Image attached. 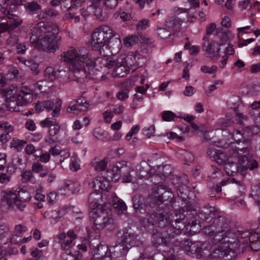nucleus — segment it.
Wrapping results in <instances>:
<instances>
[{"instance_id": "1", "label": "nucleus", "mask_w": 260, "mask_h": 260, "mask_svg": "<svg viewBox=\"0 0 260 260\" xmlns=\"http://www.w3.org/2000/svg\"><path fill=\"white\" fill-rule=\"evenodd\" d=\"M192 209L193 207L188 203L181 210L177 211L175 218L172 220L171 225L168 212L160 210H157V212H148L145 217L139 218V221L142 226L147 231L153 230L154 226L167 229L164 232L166 243H168V246H178L180 243L178 237L191 216L190 214H188V212Z\"/></svg>"}, {"instance_id": "2", "label": "nucleus", "mask_w": 260, "mask_h": 260, "mask_svg": "<svg viewBox=\"0 0 260 260\" xmlns=\"http://www.w3.org/2000/svg\"><path fill=\"white\" fill-rule=\"evenodd\" d=\"M36 28L42 49L51 52L55 51L58 48L56 35L59 30L57 25L52 23L40 22L37 24Z\"/></svg>"}, {"instance_id": "3", "label": "nucleus", "mask_w": 260, "mask_h": 260, "mask_svg": "<svg viewBox=\"0 0 260 260\" xmlns=\"http://www.w3.org/2000/svg\"><path fill=\"white\" fill-rule=\"evenodd\" d=\"M113 36L112 29L107 25H102L95 28L91 35V45L92 49L104 56H109V41Z\"/></svg>"}, {"instance_id": "4", "label": "nucleus", "mask_w": 260, "mask_h": 260, "mask_svg": "<svg viewBox=\"0 0 260 260\" xmlns=\"http://www.w3.org/2000/svg\"><path fill=\"white\" fill-rule=\"evenodd\" d=\"M237 153L239 154L240 151H243L245 153V154L239 156V164L238 166L234 163H227L225 165V170L227 174L229 176L233 175L234 173H237L238 171L240 170V172L244 175L245 171L248 169L250 170L254 168H257L258 163L252 158L251 155L248 154V150L247 147H244L240 149H237Z\"/></svg>"}, {"instance_id": "5", "label": "nucleus", "mask_w": 260, "mask_h": 260, "mask_svg": "<svg viewBox=\"0 0 260 260\" xmlns=\"http://www.w3.org/2000/svg\"><path fill=\"white\" fill-rule=\"evenodd\" d=\"M80 61L75 62L70 66L74 79L77 82H82L95 66L94 61L90 59L87 55H82L79 56Z\"/></svg>"}, {"instance_id": "6", "label": "nucleus", "mask_w": 260, "mask_h": 260, "mask_svg": "<svg viewBox=\"0 0 260 260\" xmlns=\"http://www.w3.org/2000/svg\"><path fill=\"white\" fill-rule=\"evenodd\" d=\"M3 192L8 207L12 210L17 209L23 211L26 206L24 202H28L31 199L30 193L23 189L18 192V196L11 190H5Z\"/></svg>"}, {"instance_id": "7", "label": "nucleus", "mask_w": 260, "mask_h": 260, "mask_svg": "<svg viewBox=\"0 0 260 260\" xmlns=\"http://www.w3.org/2000/svg\"><path fill=\"white\" fill-rule=\"evenodd\" d=\"M152 196L149 202V206L154 209L151 211L149 210L147 213L154 211L157 212V210H164L167 212L166 210L160 207L159 206L169 199H170V202L172 203V204L174 202L175 203L172 198L173 197L172 192L163 185L158 186L156 190H154Z\"/></svg>"}, {"instance_id": "8", "label": "nucleus", "mask_w": 260, "mask_h": 260, "mask_svg": "<svg viewBox=\"0 0 260 260\" xmlns=\"http://www.w3.org/2000/svg\"><path fill=\"white\" fill-rule=\"evenodd\" d=\"M108 210L102 207L97 208L91 216L95 228L102 230L107 225L113 223V220Z\"/></svg>"}, {"instance_id": "9", "label": "nucleus", "mask_w": 260, "mask_h": 260, "mask_svg": "<svg viewBox=\"0 0 260 260\" xmlns=\"http://www.w3.org/2000/svg\"><path fill=\"white\" fill-rule=\"evenodd\" d=\"M133 170L129 163L124 161H120L117 162L111 171L107 172L108 175L106 177L117 180L121 176L129 174Z\"/></svg>"}, {"instance_id": "10", "label": "nucleus", "mask_w": 260, "mask_h": 260, "mask_svg": "<svg viewBox=\"0 0 260 260\" xmlns=\"http://www.w3.org/2000/svg\"><path fill=\"white\" fill-rule=\"evenodd\" d=\"M212 146L217 147H223L224 145L221 144L220 141L212 142L210 145L211 147L207 151V154L212 160L215 161L219 165H225L228 159V155L220 150H216L213 149L212 147Z\"/></svg>"}, {"instance_id": "11", "label": "nucleus", "mask_w": 260, "mask_h": 260, "mask_svg": "<svg viewBox=\"0 0 260 260\" xmlns=\"http://www.w3.org/2000/svg\"><path fill=\"white\" fill-rule=\"evenodd\" d=\"M121 242L128 250L132 247L138 246L142 244L139 236L127 229H124L123 231Z\"/></svg>"}, {"instance_id": "12", "label": "nucleus", "mask_w": 260, "mask_h": 260, "mask_svg": "<svg viewBox=\"0 0 260 260\" xmlns=\"http://www.w3.org/2000/svg\"><path fill=\"white\" fill-rule=\"evenodd\" d=\"M209 256L211 260L224 257H226V260H231L235 257V255L234 252L228 248V246H222L215 249L211 252Z\"/></svg>"}, {"instance_id": "13", "label": "nucleus", "mask_w": 260, "mask_h": 260, "mask_svg": "<svg viewBox=\"0 0 260 260\" xmlns=\"http://www.w3.org/2000/svg\"><path fill=\"white\" fill-rule=\"evenodd\" d=\"M103 6L101 0H92V3L88 7V9L94 14L96 18L101 21L105 20L107 18L106 12L103 10Z\"/></svg>"}, {"instance_id": "14", "label": "nucleus", "mask_w": 260, "mask_h": 260, "mask_svg": "<svg viewBox=\"0 0 260 260\" xmlns=\"http://www.w3.org/2000/svg\"><path fill=\"white\" fill-rule=\"evenodd\" d=\"M20 99V98H19L17 94L12 95L9 98H7L6 100V107L9 108L10 111H19V107L23 106L26 104Z\"/></svg>"}, {"instance_id": "15", "label": "nucleus", "mask_w": 260, "mask_h": 260, "mask_svg": "<svg viewBox=\"0 0 260 260\" xmlns=\"http://www.w3.org/2000/svg\"><path fill=\"white\" fill-rule=\"evenodd\" d=\"M206 36L204 38L205 41L203 45V49L209 55V57L213 59L215 57H217L218 55L220 48H217L215 50V43L214 41H210L209 39H207Z\"/></svg>"}, {"instance_id": "16", "label": "nucleus", "mask_w": 260, "mask_h": 260, "mask_svg": "<svg viewBox=\"0 0 260 260\" xmlns=\"http://www.w3.org/2000/svg\"><path fill=\"white\" fill-rule=\"evenodd\" d=\"M215 233L229 232V223L228 220L223 217L219 216L213 222Z\"/></svg>"}, {"instance_id": "17", "label": "nucleus", "mask_w": 260, "mask_h": 260, "mask_svg": "<svg viewBox=\"0 0 260 260\" xmlns=\"http://www.w3.org/2000/svg\"><path fill=\"white\" fill-rule=\"evenodd\" d=\"M93 257L96 260L105 259L106 256H110V249L107 245H99L93 249Z\"/></svg>"}, {"instance_id": "18", "label": "nucleus", "mask_w": 260, "mask_h": 260, "mask_svg": "<svg viewBox=\"0 0 260 260\" xmlns=\"http://www.w3.org/2000/svg\"><path fill=\"white\" fill-rule=\"evenodd\" d=\"M91 184L92 187L95 190L101 189L108 191L110 188V183L108 181L101 177H96L93 178L91 182Z\"/></svg>"}, {"instance_id": "19", "label": "nucleus", "mask_w": 260, "mask_h": 260, "mask_svg": "<svg viewBox=\"0 0 260 260\" xmlns=\"http://www.w3.org/2000/svg\"><path fill=\"white\" fill-rule=\"evenodd\" d=\"M189 190L188 187L185 185H181L178 187L177 188V194L179 198H180L183 201L187 202L186 203V205L184 207L187 205L188 203H190L191 206L193 207V209L191 211H189L188 212V214H190L191 215H193L194 214L191 213L192 211H195L194 209V207L191 204L189 201H188V196H189ZM180 209L181 210L183 208Z\"/></svg>"}, {"instance_id": "20", "label": "nucleus", "mask_w": 260, "mask_h": 260, "mask_svg": "<svg viewBox=\"0 0 260 260\" xmlns=\"http://www.w3.org/2000/svg\"><path fill=\"white\" fill-rule=\"evenodd\" d=\"M166 237L164 233L159 232L156 229H153L151 235V243L153 246L158 247L161 244L168 246V243H166Z\"/></svg>"}, {"instance_id": "21", "label": "nucleus", "mask_w": 260, "mask_h": 260, "mask_svg": "<svg viewBox=\"0 0 260 260\" xmlns=\"http://www.w3.org/2000/svg\"><path fill=\"white\" fill-rule=\"evenodd\" d=\"M183 21L176 17H171L166 20L165 22V26L169 29H173V35L179 32L181 29V25Z\"/></svg>"}, {"instance_id": "22", "label": "nucleus", "mask_w": 260, "mask_h": 260, "mask_svg": "<svg viewBox=\"0 0 260 260\" xmlns=\"http://www.w3.org/2000/svg\"><path fill=\"white\" fill-rule=\"evenodd\" d=\"M109 249L111 257H116L124 255L128 251L127 247L122 242L114 246H111Z\"/></svg>"}, {"instance_id": "23", "label": "nucleus", "mask_w": 260, "mask_h": 260, "mask_svg": "<svg viewBox=\"0 0 260 260\" xmlns=\"http://www.w3.org/2000/svg\"><path fill=\"white\" fill-rule=\"evenodd\" d=\"M133 206L136 213H143L145 211L144 198L139 194H136L133 198Z\"/></svg>"}, {"instance_id": "24", "label": "nucleus", "mask_w": 260, "mask_h": 260, "mask_svg": "<svg viewBox=\"0 0 260 260\" xmlns=\"http://www.w3.org/2000/svg\"><path fill=\"white\" fill-rule=\"evenodd\" d=\"M214 214L215 211L214 208L209 206L204 207L197 216L201 221H204L212 217V215H214Z\"/></svg>"}, {"instance_id": "25", "label": "nucleus", "mask_w": 260, "mask_h": 260, "mask_svg": "<svg viewBox=\"0 0 260 260\" xmlns=\"http://www.w3.org/2000/svg\"><path fill=\"white\" fill-rule=\"evenodd\" d=\"M126 60V55L125 54H120L116 58H113L109 61L106 60L105 66L109 68H112L114 66H125Z\"/></svg>"}, {"instance_id": "26", "label": "nucleus", "mask_w": 260, "mask_h": 260, "mask_svg": "<svg viewBox=\"0 0 260 260\" xmlns=\"http://www.w3.org/2000/svg\"><path fill=\"white\" fill-rule=\"evenodd\" d=\"M82 55H85L86 53L82 54L81 53L76 54L74 50H71L67 52L64 53L63 56L64 60L65 61L71 62V64H72L74 62L80 61V58L79 56H81Z\"/></svg>"}, {"instance_id": "27", "label": "nucleus", "mask_w": 260, "mask_h": 260, "mask_svg": "<svg viewBox=\"0 0 260 260\" xmlns=\"http://www.w3.org/2000/svg\"><path fill=\"white\" fill-rule=\"evenodd\" d=\"M112 40L109 41V47L110 54H114L118 52L121 47V40L119 38L111 39Z\"/></svg>"}, {"instance_id": "28", "label": "nucleus", "mask_w": 260, "mask_h": 260, "mask_svg": "<svg viewBox=\"0 0 260 260\" xmlns=\"http://www.w3.org/2000/svg\"><path fill=\"white\" fill-rule=\"evenodd\" d=\"M150 170V166L146 162H141L137 167V172L140 178L147 177Z\"/></svg>"}, {"instance_id": "29", "label": "nucleus", "mask_w": 260, "mask_h": 260, "mask_svg": "<svg viewBox=\"0 0 260 260\" xmlns=\"http://www.w3.org/2000/svg\"><path fill=\"white\" fill-rule=\"evenodd\" d=\"M112 76L113 77H125L128 72L127 67L125 66H114Z\"/></svg>"}, {"instance_id": "30", "label": "nucleus", "mask_w": 260, "mask_h": 260, "mask_svg": "<svg viewBox=\"0 0 260 260\" xmlns=\"http://www.w3.org/2000/svg\"><path fill=\"white\" fill-rule=\"evenodd\" d=\"M189 248V255L196 256L198 258H200L202 257V248L199 243L191 242V244H190Z\"/></svg>"}, {"instance_id": "31", "label": "nucleus", "mask_w": 260, "mask_h": 260, "mask_svg": "<svg viewBox=\"0 0 260 260\" xmlns=\"http://www.w3.org/2000/svg\"><path fill=\"white\" fill-rule=\"evenodd\" d=\"M113 207L115 210V212L118 215L122 214L123 211L126 209V206L124 202L117 197H116L114 199Z\"/></svg>"}, {"instance_id": "32", "label": "nucleus", "mask_w": 260, "mask_h": 260, "mask_svg": "<svg viewBox=\"0 0 260 260\" xmlns=\"http://www.w3.org/2000/svg\"><path fill=\"white\" fill-rule=\"evenodd\" d=\"M20 5H23L27 11L32 14L37 13L41 9V5L37 2H25L24 4L21 3Z\"/></svg>"}, {"instance_id": "33", "label": "nucleus", "mask_w": 260, "mask_h": 260, "mask_svg": "<svg viewBox=\"0 0 260 260\" xmlns=\"http://www.w3.org/2000/svg\"><path fill=\"white\" fill-rule=\"evenodd\" d=\"M32 91L28 88L23 87L19 92L16 94L20 98V99L23 100L25 103H27L28 101L31 98V93Z\"/></svg>"}, {"instance_id": "34", "label": "nucleus", "mask_w": 260, "mask_h": 260, "mask_svg": "<svg viewBox=\"0 0 260 260\" xmlns=\"http://www.w3.org/2000/svg\"><path fill=\"white\" fill-rule=\"evenodd\" d=\"M142 38V36H141L132 35L126 37L123 41V43L126 47H131L139 42H141V39Z\"/></svg>"}, {"instance_id": "35", "label": "nucleus", "mask_w": 260, "mask_h": 260, "mask_svg": "<svg viewBox=\"0 0 260 260\" xmlns=\"http://www.w3.org/2000/svg\"><path fill=\"white\" fill-rule=\"evenodd\" d=\"M21 23V22H7V23H0V34L5 32L8 29H13L18 26Z\"/></svg>"}, {"instance_id": "36", "label": "nucleus", "mask_w": 260, "mask_h": 260, "mask_svg": "<svg viewBox=\"0 0 260 260\" xmlns=\"http://www.w3.org/2000/svg\"><path fill=\"white\" fill-rule=\"evenodd\" d=\"M228 233L226 232H222L221 233H214L213 235V242L215 244L218 242L229 243L230 241L226 239Z\"/></svg>"}, {"instance_id": "37", "label": "nucleus", "mask_w": 260, "mask_h": 260, "mask_svg": "<svg viewBox=\"0 0 260 260\" xmlns=\"http://www.w3.org/2000/svg\"><path fill=\"white\" fill-rule=\"evenodd\" d=\"M49 153L53 156L60 155H61V157L63 156V159L68 158L70 156L69 152L61 150L60 147L58 146H55L54 147H52L49 150Z\"/></svg>"}, {"instance_id": "38", "label": "nucleus", "mask_w": 260, "mask_h": 260, "mask_svg": "<svg viewBox=\"0 0 260 260\" xmlns=\"http://www.w3.org/2000/svg\"><path fill=\"white\" fill-rule=\"evenodd\" d=\"M172 171L173 169L169 165L158 166L157 167L158 173L165 177L169 176L172 173Z\"/></svg>"}, {"instance_id": "39", "label": "nucleus", "mask_w": 260, "mask_h": 260, "mask_svg": "<svg viewBox=\"0 0 260 260\" xmlns=\"http://www.w3.org/2000/svg\"><path fill=\"white\" fill-rule=\"evenodd\" d=\"M259 132V127L257 126H247L243 130V135L248 138Z\"/></svg>"}, {"instance_id": "40", "label": "nucleus", "mask_w": 260, "mask_h": 260, "mask_svg": "<svg viewBox=\"0 0 260 260\" xmlns=\"http://www.w3.org/2000/svg\"><path fill=\"white\" fill-rule=\"evenodd\" d=\"M24 64L30 69L34 75H38L39 73L40 70L39 68V65L38 63L32 60H27L24 61Z\"/></svg>"}, {"instance_id": "41", "label": "nucleus", "mask_w": 260, "mask_h": 260, "mask_svg": "<svg viewBox=\"0 0 260 260\" xmlns=\"http://www.w3.org/2000/svg\"><path fill=\"white\" fill-rule=\"evenodd\" d=\"M137 58H138L136 55L128 54L126 55V60L125 66L126 67H135L139 66Z\"/></svg>"}, {"instance_id": "42", "label": "nucleus", "mask_w": 260, "mask_h": 260, "mask_svg": "<svg viewBox=\"0 0 260 260\" xmlns=\"http://www.w3.org/2000/svg\"><path fill=\"white\" fill-rule=\"evenodd\" d=\"M75 105L77 110L82 111L86 110L88 106V103L86 102V101L83 98L78 99L76 101V104Z\"/></svg>"}, {"instance_id": "43", "label": "nucleus", "mask_w": 260, "mask_h": 260, "mask_svg": "<svg viewBox=\"0 0 260 260\" xmlns=\"http://www.w3.org/2000/svg\"><path fill=\"white\" fill-rule=\"evenodd\" d=\"M108 163L106 158L96 161L94 163L93 166L96 171H103L106 169Z\"/></svg>"}, {"instance_id": "44", "label": "nucleus", "mask_w": 260, "mask_h": 260, "mask_svg": "<svg viewBox=\"0 0 260 260\" xmlns=\"http://www.w3.org/2000/svg\"><path fill=\"white\" fill-rule=\"evenodd\" d=\"M45 77L49 81H53L55 79L56 73L53 68L49 67L45 70Z\"/></svg>"}, {"instance_id": "45", "label": "nucleus", "mask_w": 260, "mask_h": 260, "mask_svg": "<svg viewBox=\"0 0 260 260\" xmlns=\"http://www.w3.org/2000/svg\"><path fill=\"white\" fill-rule=\"evenodd\" d=\"M157 35L161 39H166L171 36V33L169 29L164 27H158L157 29Z\"/></svg>"}, {"instance_id": "46", "label": "nucleus", "mask_w": 260, "mask_h": 260, "mask_svg": "<svg viewBox=\"0 0 260 260\" xmlns=\"http://www.w3.org/2000/svg\"><path fill=\"white\" fill-rule=\"evenodd\" d=\"M230 245L228 248H230L231 250L234 252V254L236 255L235 253H240L241 252L240 244H239V240H235L234 242H230L229 243Z\"/></svg>"}, {"instance_id": "47", "label": "nucleus", "mask_w": 260, "mask_h": 260, "mask_svg": "<svg viewBox=\"0 0 260 260\" xmlns=\"http://www.w3.org/2000/svg\"><path fill=\"white\" fill-rule=\"evenodd\" d=\"M188 223V224L190 225V230L191 231L196 233L200 231V225H199V223H197V220L195 217H191L190 220Z\"/></svg>"}, {"instance_id": "48", "label": "nucleus", "mask_w": 260, "mask_h": 260, "mask_svg": "<svg viewBox=\"0 0 260 260\" xmlns=\"http://www.w3.org/2000/svg\"><path fill=\"white\" fill-rule=\"evenodd\" d=\"M43 106V108L46 109L48 111H50L52 110L54 106V103L50 101L47 100L43 102L39 103L36 104V109L38 110L39 107Z\"/></svg>"}, {"instance_id": "49", "label": "nucleus", "mask_w": 260, "mask_h": 260, "mask_svg": "<svg viewBox=\"0 0 260 260\" xmlns=\"http://www.w3.org/2000/svg\"><path fill=\"white\" fill-rule=\"evenodd\" d=\"M73 240L66 239L65 240L62 242L59 241V243L61 244V248L62 249H70L74 245V243Z\"/></svg>"}, {"instance_id": "50", "label": "nucleus", "mask_w": 260, "mask_h": 260, "mask_svg": "<svg viewBox=\"0 0 260 260\" xmlns=\"http://www.w3.org/2000/svg\"><path fill=\"white\" fill-rule=\"evenodd\" d=\"M0 129L6 133H11L13 131L14 128L8 122H2L0 121Z\"/></svg>"}, {"instance_id": "51", "label": "nucleus", "mask_w": 260, "mask_h": 260, "mask_svg": "<svg viewBox=\"0 0 260 260\" xmlns=\"http://www.w3.org/2000/svg\"><path fill=\"white\" fill-rule=\"evenodd\" d=\"M174 117V113L170 111H165L162 114V118L164 121H170L173 120Z\"/></svg>"}, {"instance_id": "52", "label": "nucleus", "mask_w": 260, "mask_h": 260, "mask_svg": "<svg viewBox=\"0 0 260 260\" xmlns=\"http://www.w3.org/2000/svg\"><path fill=\"white\" fill-rule=\"evenodd\" d=\"M231 35V32L228 31L227 32H222L220 38V42L219 43V46L224 44L227 42L230 38L229 35Z\"/></svg>"}, {"instance_id": "53", "label": "nucleus", "mask_w": 260, "mask_h": 260, "mask_svg": "<svg viewBox=\"0 0 260 260\" xmlns=\"http://www.w3.org/2000/svg\"><path fill=\"white\" fill-rule=\"evenodd\" d=\"M101 2L103 5H106L111 9L115 8L118 4V0H101Z\"/></svg>"}, {"instance_id": "54", "label": "nucleus", "mask_w": 260, "mask_h": 260, "mask_svg": "<svg viewBox=\"0 0 260 260\" xmlns=\"http://www.w3.org/2000/svg\"><path fill=\"white\" fill-rule=\"evenodd\" d=\"M217 66H213L211 68L207 66H203L201 67V70L204 73L212 74L215 72L217 70Z\"/></svg>"}, {"instance_id": "55", "label": "nucleus", "mask_w": 260, "mask_h": 260, "mask_svg": "<svg viewBox=\"0 0 260 260\" xmlns=\"http://www.w3.org/2000/svg\"><path fill=\"white\" fill-rule=\"evenodd\" d=\"M83 259V255L82 254L78 251L77 253L74 254L70 255L68 257H67L66 258H63V256H62V260H82Z\"/></svg>"}, {"instance_id": "56", "label": "nucleus", "mask_w": 260, "mask_h": 260, "mask_svg": "<svg viewBox=\"0 0 260 260\" xmlns=\"http://www.w3.org/2000/svg\"><path fill=\"white\" fill-rule=\"evenodd\" d=\"M60 126L55 123L53 125H51L49 127V133L50 136H53L57 134L59 131Z\"/></svg>"}, {"instance_id": "57", "label": "nucleus", "mask_w": 260, "mask_h": 260, "mask_svg": "<svg viewBox=\"0 0 260 260\" xmlns=\"http://www.w3.org/2000/svg\"><path fill=\"white\" fill-rule=\"evenodd\" d=\"M149 20L143 19L139 21L137 25V28L138 30H143L146 29L148 26Z\"/></svg>"}, {"instance_id": "58", "label": "nucleus", "mask_w": 260, "mask_h": 260, "mask_svg": "<svg viewBox=\"0 0 260 260\" xmlns=\"http://www.w3.org/2000/svg\"><path fill=\"white\" fill-rule=\"evenodd\" d=\"M191 242H192L189 240H184L183 242L180 241L179 246L182 247L184 250L186 251L187 254H188L190 250V244H191Z\"/></svg>"}, {"instance_id": "59", "label": "nucleus", "mask_w": 260, "mask_h": 260, "mask_svg": "<svg viewBox=\"0 0 260 260\" xmlns=\"http://www.w3.org/2000/svg\"><path fill=\"white\" fill-rule=\"evenodd\" d=\"M61 106V101L60 100H57L56 102L55 108L52 111V115L54 117L57 116L59 114L60 107Z\"/></svg>"}, {"instance_id": "60", "label": "nucleus", "mask_w": 260, "mask_h": 260, "mask_svg": "<svg viewBox=\"0 0 260 260\" xmlns=\"http://www.w3.org/2000/svg\"><path fill=\"white\" fill-rule=\"evenodd\" d=\"M6 157L7 155L5 153H0V171L3 170L5 168L7 164Z\"/></svg>"}, {"instance_id": "61", "label": "nucleus", "mask_w": 260, "mask_h": 260, "mask_svg": "<svg viewBox=\"0 0 260 260\" xmlns=\"http://www.w3.org/2000/svg\"><path fill=\"white\" fill-rule=\"evenodd\" d=\"M11 176L6 173H0V183L7 184L10 181Z\"/></svg>"}, {"instance_id": "62", "label": "nucleus", "mask_w": 260, "mask_h": 260, "mask_svg": "<svg viewBox=\"0 0 260 260\" xmlns=\"http://www.w3.org/2000/svg\"><path fill=\"white\" fill-rule=\"evenodd\" d=\"M214 229V226L212 223L211 225L207 226L205 228L204 232L205 234H208L209 236H213L214 233H215V230Z\"/></svg>"}, {"instance_id": "63", "label": "nucleus", "mask_w": 260, "mask_h": 260, "mask_svg": "<svg viewBox=\"0 0 260 260\" xmlns=\"http://www.w3.org/2000/svg\"><path fill=\"white\" fill-rule=\"evenodd\" d=\"M93 136L99 140H102L104 138V132L101 128H96L93 131Z\"/></svg>"}, {"instance_id": "64", "label": "nucleus", "mask_w": 260, "mask_h": 260, "mask_svg": "<svg viewBox=\"0 0 260 260\" xmlns=\"http://www.w3.org/2000/svg\"><path fill=\"white\" fill-rule=\"evenodd\" d=\"M32 171H25L22 174V179L24 182H28L29 181L30 179L32 177Z\"/></svg>"}]
</instances>
